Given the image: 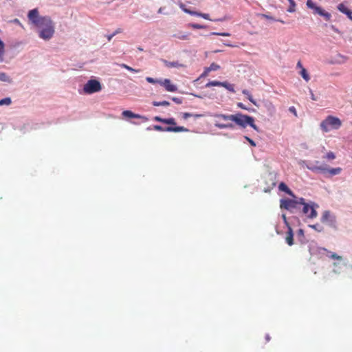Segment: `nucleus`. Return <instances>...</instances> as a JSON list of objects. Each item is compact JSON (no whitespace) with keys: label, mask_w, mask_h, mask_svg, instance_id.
Returning a JSON list of instances; mask_svg holds the SVG:
<instances>
[{"label":"nucleus","mask_w":352,"mask_h":352,"mask_svg":"<svg viewBox=\"0 0 352 352\" xmlns=\"http://www.w3.org/2000/svg\"><path fill=\"white\" fill-rule=\"evenodd\" d=\"M306 4L309 8L314 10V12L315 14H318L320 16H323L326 21H329L331 19V14L326 12L320 7L316 6L312 0H307Z\"/></svg>","instance_id":"0eeeda50"},{"label":"nucleus","mask_w":352,"mask_h":352,"mask_svg":"<svg viewBox=\"0 0 352 352\" xmlns=\"http://www.w3.org/2000/svg\"><path fill=\"white\" fill-rule=\"evenodd\" d=\"M282 218H283L285 223L286 224V226L289 228V226H290L289 225V223L287 222L286 215L285 214H283L282 215Z\"/></svg>","instance_id":"8fccbe9b"},{"label":"nucleus","mask_w":352,"mask_h":352,"mask_svg":"<svg viewBox=\"0 0 352 352\" xmlns=\"http://www.w3.org/2000/svg\"><path fill=\"white\" fill-rule=\"evenodd\" d=\"M146 80L149 83H152V84L159 83L160 84V82H161L162 80L155 79L151 77H146Z\"/></svg>","instance_id":"473e14b6"},{"label":"nucleus","mask_w":352,"mask_h":352,"mask_svg":"<svg viewBox=\"0 0 352 352\" xmlns=\"http://www.w3.org/2000/svg\"><path fill=\"white\" fill-rule=\"evenodd\" d=\"M300 205H302V213L305 214L309 219H314L318 216L316 208H318V205L311 202L307 204L305 201L304 198H300Z\"/></svg>","instance_id":"20e7f679"},{"label":"nucleus","mask_w":352,"mask_h":352,"mask_svg":"<svg viewBox=\"0 0 352 352\" xmlns=\"http://www.w3.org/2000/svg\"><path fill=\"white\" fill-rule=\"evenodd\" d=\"M237 107L242 109H245V110L248 109V108L242 102H238Z\"/></svg>","instance_id":"de8ad7c7"},{"label":"nucleus","mask_w":352,"mask_h":352,"mask_svg":"<svg viewBox=\"0 0 352 352\" xmlns=\"http://www.w3.org/2000/svg\"><path fill=\"white\" fill-rule=\"evenodd\" d=\"M306 4L309 8L314 10V12L315 14H318L320 16H323L326 21H329L331 19V14L326 12L320 7L316 6L312 0H307Z\"/></svg>","instance_id":"423d86ee"},{"label":"nucleus","mask_w":352,"mask_h":352,"mask_svg":"<svg viewBox=\"0 0 352 352\" xmlns=\"http://www.w3.org/2000/svg\"><path fill=\"white\" fill-rule=\"evenodd\" d=\"M214 125H215V126H217V128L221 129H228V128H230V129L234 128V124L232 123L222 124V123H219V122H216Z\"/></svg>","instance_id":"aec40b11"},{"label":"nucleus","mask_w":352,"mask_h":352,"mask_svg":"<svg viewBox=\"0 0 352 352\" xmlns=\"http://www.w3.org/2000/svg\"><path fill=\"white\" fill-rule=\"evenodd\" d=\"M5 43L0 38V63L3 60V56L5 54Z\"/></svg>","instance_id":"412c9836"},{"label":"nucleus","mask_w":352,"mask_h":352,"mask_svg":"<svg viewBox=\"0 0 352 352\" xmlns=\"http://www.w3.org/2000/svg\"><path fill=\"white\" fill-rule=\"evenodd\" d=\"M28 17L32 23L36 27L42 22V20L47 16H40L38 9L34 8L28 12Z\"/></svg>","instance_id":"9d476101"},{"label":"nucleus","mask_w":352,"mask_h":352,"mask_svg":"<svg viewBox=\"0 0 352 352\" xmlns=\"http://www.w3.org/2000/svg\"><path fill=\"white\" fill-rule=\"evenodd\" d=\"M324 158L331 160H334L336 158V155L333 152L329 151V153H327L326 154V155L324 157Z\"/></svg>","instance_id":"c9c22d12"},{"label":"nucleus","mask_w":352,"mask_h":352,"mask_svg":"<svg viewBox=\"0 0 352 352\" xmlns=\"http://www.w3.org/2000/svg\"><path fill=\"white\" fill-rule=\"evenodd\" d=\"M211 35H218V36H230V34L228 32H211Z\"/></svg>","instance_id":"e433bc0d"},{"label":"nucleus","mask_w":352,"mask_h":352,"mask_svg":"<svg viewBox=\"0 0 352 352\" xmlns=\"http://www.w3.org/2000/svg\"><path fill=\"white\" fill-rule=\"evenodd\" d=\"M321 221L322 223H328L329 222L331 224L335 222V219L331 217V215L330 214L329 211H324L322 213V217H321Z\"/></svg>","instance_id":"2eb2a0df"},{"label":"nucleus","mask_w":352,"mask_h":352,"mask_svg":"<svg viewBox=\"0 0 352 352\" xmlns=\"http://www.w3.org/2000/svg\"><path fill=\"white\" fill-rule=\"evenodd\" d=\"M192 113H187V112L182 113V118L185 120H186L188 118L192 117Z\"/></svg>","instance_id":"c03bdc74"},{"label":"nucleus","mask_w":352,"mask_h":352,"mask_svg":"<svg viewBox=\"0 0 352 352\" xmlns=\"http://www.w3.org/2000/svg\"><path fill=\"white\" fill-rule=\"evenodd\" d=\"M36 27L40 29L38 35L42 39L50 40L54 36L55 32L54 25L49 16L43 19L42 22Z\"/></svg>","instance_id":"f03ea898"},{"label":"nucleus","mask_w":352,"mask_h":352,"mask_svg":"<svg viewBox=\"0 0 352 352\" xmlns=\"http://www.w3.org/2000/svg\"><path fill=\"white\" fill-rule=\"evenodd\" d=\"M122 116L123 118H141L143 119L144 120H147V118L146 117L142 116L140 114L134 113L133 112L129 110L123 111L122 113Z\"/></svg>","instance_id":"4468645a"},{"label":"nucleus","mask_w":352,"mask_h":352,"mask_svg":"<svg viewBox=\"0 0 352 352\" xmlns=\"http://www.w3.org/2000/svg\"><path fill=\"white\" fill-rule=\"evenodd\" d=\"M192 117H194V118H200L201 117V115L200 114H192Z\"/></svg>","instance_id":"13d9d810"},{"label":"nucleus","mask_w":352,"mask_h":352,"mask_svg":"<svg viewBox=\"0 0 352 352\" xmlns=\"http://www.w3.org/2000/svg\"><path fill=\"white\" fill-rule=\"evenodd\" d=\"M214 116L216 118H221L223 120L233 121L243 128H245L249 125L256 131H258V127L254 124V119L252 116L242 113H236L234 115L217 114Z\"/></svg>","instance_id":"f257e3e1"},{"label":"nucleus","mask_w":352,"mask_h":352,"mask_svg":"<svg viewBox=\"0 0 352 352\" xmlns=\"http://www.w3.org/2000/svg\"><path fill=\"white\" fill-rule=\"evenodd\" d=\"M242 93L243 94H244L245 96H246L247 98L252 103L254 104L255 106H258L256 102L255 101V100L253 98L252 94L250 93L249 91H248L247 89H243L242 91Z\"/></svg>","instance_id":"6ab92c4d"},{"label":"nucleus","mask_w":352,"mask_h":352,"mask_svg":"<svg viewBox=\"0 0 352 352\" xmlns=\"http://www.w3.org/2000/svg\"><path fill=\"white\" fill-rule=\"evenodd\" d=\"M289 111L291 113H293L296 117H297V116H298L296 109V108H295L294 107H293V106H292V107H290L289 108Z\"/></svg>","instance_id":"37998d69"},{"label":"nucleus","mask_w":352,"mask_h":352,"mask_svg":"<svg viewBox=\"0 0 352 352\" xmlns=\"http://www.w3.org/2000/svg\"><path fill=\"white\" fill-rule=\"evenodd\" d=\"M307 168L312 171H321L322 173L328 172L331 175H339L342 168L340 167L333 168H327L324 166H307Z\"/></svg>","instance_id":"6e6552de"},{"label":"nucleus","mask_w":352,"mask_h":352,"mask_svg":"<svg viewBox=\"0 0 352 352\" xmlns=\"http://www.w3.org/2000/svg\"><path fill=\"white\" fill-rule=\"evenodd\" d=\"M175 37L178 38L180 40H187L188 39V34H175Z\"/></svg>","instance_id":"72a5a7b5"},{"label":"nucleus","mask_w":352,"mask_h":352,"mask_svg":"<svg viewBox=\"0 0 352 352\" xmlns=\"http://www.w3.org/2000/svg\"><path fill=\"white\" fill-rule=\"evenodd\" d=\"M0 80L3 82H10V78L6 73L0 72Z\"/></svg>","instance_id":"c756f323"},{"label":"nucleus","mask_w":352,"mask_h":352,"mask_svg":"<svg viewBox=\"0 0 352 352\" xmlns=\"http://www.w3.org/2000/svg\"><path fill=\"white\" fill-rule=\"evenodd\" d=\"M260 16L261 18H263V19H268V20H272V21H276L272 16H270L268 14H260ZM277 21H279L282 23H284L285 22L282 20H276Z\"/></svg>","instance_id":"cd10ccee"},{"label":"nucleus","mask_w":352,"mask_h":352,"mask_svg":"<svg viewBox=\"0 0 352 352\" xmlns=\"http://www.w3.org/2000/svg\"><path fill=\"white\" fill-rule=\"evenodd\" d=\"M270 339H271L270 336L268 334H267V335L265 336V340H266V341H267V342H269V341L270 340Z\"/></svg>","instance_id":"4d7b16f0"},{"label":"nucleus","mask_w":352,"mask_h":352,"mask_svg":"<svg viewBox=\"0 0 352 352\" xmlns=\"http://www.w3.org/2000/svg\"><path fill=\"white\" fill-rule=\"evenodd\" d=\"M120 66L122 68H124L126 69H127L128 71L129 72H135V73H138L140 72V69H135L124 63H122V64H120Z\"/></svg>","instance_id":"b1692460"},{"label":"nucleus","mask_w":352,"mask_h":352,"mask_svg":"<svg viewBox=\"0 0 352 352\" xmlns=\"http://www.w3.org/2000/svg\"><path fill=\"white\" fill-rule=\"evenodd\" d=\"M190 26L194 29H204L206 27L203 25L197 24V23H192Z\"/></svg>","instance_id":"58836bf2"},{"label":"nucleus","mask_w":352,"mask_h":352,"mask_svg":"<svg viewBox=\"0 0 352 352\" xmlns=\"http://www.w3.org/2000/svg\"><path fill=\"white\" fill-rule=\"evenodd\" d=\"M221 86L225 87L226 89H228V91H230L232 93L235 92L234 88V85L230 84L226 81L221 82Z\"/></svg>","instance_id":"5701e85b"},{"label":"nucleus","mask_w":352,"mask_h":352,"mask_svg":"<svg viewBox=\"0 0 352 352\" xmlns=\"http://www.w3.org/2000/svg\"><path fill=\"white\" fill-rule=\"evenodd\" d=\"M11 104V99L10 98H5L0 100V105H9Z\"/></svg>","instance_id":"7c9ffc66"},{"label":"nucleus","mask_w":352,"mask_h":352,"mask_svg":"<svg viewBox=\"0 0 352 352\" xmlns=\"http://www.w3.org/2000/svg\"><path fill=\"white\" fill-rule=\"evenodd\" d=\"M183 11L186 13H188L190 15L197 16V12L190 10L188 8H183Z\"/></svg>","instance_id":"ea45409f"},{"label":"nucleus","mask_w":352,"mask_h":352,"mask_svg":"<svg viewBox=\"0 0 352 352\" xmlns=\"http://www.w3.org/2000/svg\"><path fill=\"white\" fill-rule=\"evenodd\" d=\"M245 139L252 146H256V143L254 142V141H253L252 139H250V138H248V136H245Z\"/></svg>","instance_id":"a18cd8bd"},{"label":"nucleus","mask_w":352,"mask_h":352,"mask_svg":"<svg viewBox=\"0 0 352 352\" xmlns=\"http://www.w3.org/2000/svg\"><path fill=\"white\" fill-rule=\"evenodd\" d=\"M311 98L313 100H316V98L311 91Z\"/></svg>","instance_id":"6e6d98bb"},{"label":"nucleus","mask_w":352,"mask_h":352,"mask_svg":"<svg viewBox=\"0 0 352 352\" xmlns=\"http://www.w3.org/2000/svg\"><path fill=\"white\" fill-rule=\"evenodd\" d=\"M122 32V30L121 28H118L115 30V32L113 33L115 36L119 33Z\"/></svg>","instance_id":"3c124183"},{"label":"nucleus","mask_w":352,"mask_h":352,"mask_svg":"<svg viewBox=\"0 0 352 352\" xmlns=\"http://www.w3.org/2000/svg\"><path fill=\"white\" fill-rule=\"evenodd\" d=\"M197 16H201V17H202V18H204L205 19H207V20H210L209 14H206V13L197 12Z\"/></svg>","instance_id":"4c0bfd02"},{"label":"nucleus","mask_w":352,"mask_h":352,"mask_svg":"<svg viewBox=\"0 0 352 352\" xmlns=\"http://www.w3.org/2000/svg\"><path fill=\"white\" fill-rule=\"evenodd\" d=\"M226 45L227 46L234 47V45H231V44L226 43Z\"/></svg>","instance_id":"e2e57ef3"},{"label":"nucleus","mask_w":352,"mask_h":352,"mask_svg":"<svg viewBox=\"0 0 352 352\" xmlns=\"http://www.w3.org/2000/svg\"><path fill=\"white\" fill-rule=\"evenodd\" d=\"M300 74L306 82H308L310 80V76L305 68L302 67Z\"/></svg>","instance_id":"4be33fe9"},{"label":"nucleus","mask_w":352,"mask_h":352,"mask_svg":"<svg viewBox=\"0 0 352 352\" xmlns=\"http://www.w3.org/2000/svg\"><path fill=\"white\" fill-rule=\"evenodd\" d=\"M102 89L101 85L97 80H89L84 85L83 90L86 94H93L98 92Z\"/></svg>","instance_id":"39448f33"},{"label":"nucleus","mask_w":352,"mask_h":352,"mask_svg":"<svg viewBox=\"0 0 352 352\" xmlns=\"http://www.w3.org/2000/svg\"><path fill=\"white\" fill-rule=\"evenodd\" d=\"M278 189L279 190L285 192V193L292 197H294L293 192L288 188V186L284 182H280L279 184Z\"/></svg>","instance_id":"a211bd4d"},{"label":"nucleus","mask_w":352,"mask_h":352,"mask_svg":"<svg viewBox=\"0 0 352 352\" xmlns=\"http://www.w3.org/2000/svg\"><path fill=\"white\" fill-rule=\"evenodd\" d=\"M299 234H303V230L302 229H300L298 231Z\"/></svg>","instance_id":"052dcab7"},{"label":"nucleus","mask_w":352,"mask_h":352,"mask_svg":"<svg viewBox=\"0 0 352 352\" xmlns=\"http://www.w3.org/2000/svg\"><path fill=\"white\" fill-rule=\"evenodd\" d=\"M339 10L340 11H342V12H344V13H346V14H349V18L352 20V16H351L352 12L351 11L345 12L343 10H342V8L340 7H339Z\"/></svg>","instance_id":"09e8293b"},{"label":"nucleus","mask_w":352,"mask_h":352,"mask_svg":"<svg viewBox=\"0 0 352 352\" xmlns=\"http://www.w3.org/2000/svg\"><path fill=\"white\" fill-rule=\"evenodd\" d=\"M154 120L164 123V118H162L160 116H155L154 118Z\"/></svg>","instance_id":"49530a36"},{"label":"nucleus","mask_w":352,"mask_h":352,"mask_svg":"<svg viewBox=\"0 0 352 352\" xmlns=\"http://www.w3.org/2000/svg\"><path fill=\"white\" fill-rule=\"evenodd\" d=\"M164 124H170V125H175L176 124L175 120L173 118H164Z\"/></svg>","instance_id":"c85d7f7f"},{"label":"nucleus","mask_w":352,"mask_h":352,"mask_svg":"<svg viewBox=\"0 0 352 352\" xmlns=\"http://www.w3.org/2000/svg\"><path fill=\"white\" fill-rule=\"evenodd\" d=\"M309 227L314 229L315 230L318 232H322L323 230V228L320 226L318 223L314 224V225H310Z\"/></svg>","instance_id":"f704fd0d"},{"label":"nucleus","mask_w":352,"mask_h":352,"mask_svg":"<svg viewBox=\"0 0 352 352\" xmlns=\"http://www.w3.org/2000/svg\"><path fill=\"white\" fill-rule=\"evenodd\" d=\"M298 205H300V199L298 200L285 199L280 200V208L291 210L298 208Z\"/></svg>","instance_id":"1a4fd4ad"},{"label":"nucleus","mask_w":352,"mask_h":352,"mask_svg":"<svg viewBox=\"0 0 352 352\" xmlns=\"http://www.w3.org/2000/svg\"><path fill=\"white\" fill-rule=\"evenodd\" d=\"M208 68L210 72L216 71L220 68V66L215 63H212V64H210V67H208Z\"/></svg>","instance_id":"2f4dec72"},{"label":"nucleus","mask_w":352,"mask_h":352,"mask_svg":"<svg viewBox=\"0 0 352 352\" xmlns=\"http://www.w3.org/2000/svg\"><path fill=\"white\" fill-rule=\"evenodd\" d=\"M153 129L158 131H166V132H188L189 130L184 126H168L164 128L160 125H154Z\"/></svg>","instance_id":"9b49d317"},{"label":"nucleus","mask_w":352,"mask_h":352,"mask_svg":"<svg viewBox=\"0 0 352 352\" xmlns=\"http://www.w3.org/2000/svg\"><path fill=\"white\" fill-rule=\"evenodd\" d=\"M114 36L113 34L107 36V40L110 41Z\"/></svg>","instance_id":"5fc2aeb1"},{"label":"nucleus","mask_w":352,"mask_h":352,"mask_svg":"<svg viewBox=\"0 0 352 352\" xmlns=\"http://www.w3.org/2000/svg\"><path fill=\"white\" fill-rule=\"evenodd\" d=\"M318 252L320 254H324L326 253L327 256L332 259H336L338 261H341L342 259L341 256H339L334 252L329 251L324 248H318Z\"/></svg>","instance_id":"f8f14e48"},{"label":"nucleus","mask_w":352,"mask_h":352,"mask_svg":"<svg viewBox=\"0 0 352 352\" xmlns=\"http://www.w3.org/2000/svg\"><path fill=\"white\" fill-rule=\"evenodd\" d=\"M180 8H182V10H183V8H186L184 4H181Z\"/></svg>","instance_id":"bf43d9fd"},{"label":"nucleus","mask_w":352,"mask_h":352,"mask_svg":"<svg viewBox=\"0 0 352 352\" xmlns=\"http://www.w3.org/2000/svg\"><path fill=\"white\" fill-rule=\"evenodd\" d=\"M172 100L175 102L176 104H182V99L177 97H173Z\"/></svg>","instance_id":"79ce46f5"},{"label":"nucleus","mask_w":352,"mask_h":352,"mask_svg":"<svg viewBox=\"0 0 352 352\" xmlns=\"http://www.w3.org/2000/svg\"><path fill=\"white\" fill-rule=\"evenodd\" d=\"M138 50L139 51H141V52H142V51H143V49H142V47H138Z\"/></svg>","instance_id":"680f3d73"},{"label":"nucleus","mask_w":352,"mask_h":352,"mask_svg":"<svg viewBox=\"0 0 352 352\" xmlns=\"http://www.w3.org/2000/svg\"><path fill=\"white\" fill-rule=\"evenodd\" d=\"M221 82L217 81V80H213V81L208 82L206 85V87H213V86H221Z\"/></svg>","instance_id":"bb28decb"},{"label":"nucleus","mask_w":352,"mask_h":352,"mask_svg":"<svg viewBox=\"0 0 352 352\" xmlns=\"http://www.w3.org/2000/svg\"><path fill=\"white\" fill-rule=\"evenodd\" d=\"M296 67L298 68H300V69H302V67H303L302 65V63H301V62L300 60L297 63Z\"/></svg>","instance_id":"864d4df0"},{"label":"nucleus","mask_w":352,"mask_h":352,"mask_svg":"<svg viewBox=\"0 0 352 352\" xmlns=\"http://www.w3.org/2000/svg\"><path fill=\"white\" fill-rule=\"evenodd\" d=\"M289 3V6L287 9V11L289 12H295V8H296V3L294 1V0H288Z\"/></svg>","instance_id":"393cba45"},{"label":"nucleus","mask_w":352,"mask_h":352,"mask_svg":"<svg viewBox=\"0 0 352 352\" xmlns=\"http://www.w3.org/2000/svg\"><path fill=\"white\" fill-rule=\"evenodd\" d=\"M163 63L166 67L172 68V67H185L186 66L184 64L179 63L178 61H168L166 60H162Z\"/></svg>","instance_id":"dca6fc26"},{"label":"nucleus","mask_w":352,"mask_h":352,"mask_svg":"<svg viewBox=\"0 0 352 352\" xmlns=\"http://www.w3.org/2000/svg\"><path fill=\"white\" fill-rule=\"evenodd\" d=\"M341 126L342 122L340 118L333 116H328L320 123V128L325 133L329 132L331 129H338Z\"/></svg>","instance_id":"7ed1b4c3"},{"label":"nucleus","mask_w":352,"mask_h":352,"mask_svg":"<svg viewBox=\"0 0 352 352\" xmlns=\"http://www.w3.org/2000/svg\"><path fill=\"white\" fill-rule=\"evenodd\" d=\"M13 23L17 24V25H19L21 26H22L20 21L18 19H14L13 21H12Z\"/></svg>","instance_id":"603ef678"},{"label":"nucleus","mask_w":352,"mask_h":352,"mask_svg":"<svg viewBox=\"0 0 352 352\" xmlns=\"http://www.w3.org/2000/svg\"><path fill=\"white\" fill-rule=\"evenodd\" d=\"M160 84L164 87L167 91L175 92L177 91V86L172 84L169 79L162 80L161 82H160Z\"/></svg>","instance_id":"ddd939ff"},{"label":"nucleus","mask_w":352,"mask_h":352,"mask_svg":"<svg viewBox=\"0 0 352 352\" xmlns=\"http://www.w3.org/2000/svg\"><path fill=\"white\" fill-rule=\"evenodd\" d=\"M285 241L290 246L294 244V234L292 229L290 226H289L288 231L287 232Z\"/></svg>","instance_id":"f3484780"},{"label":"nucleus","mask_w":352,"mask_h":352,"mask_svg":"<svg viewBox=\"0 0 352 352\" xmlns=\"http://www.w3.org/2000/svg\"><path fill=\"white\" fill-rule=\"evenodd\" d=\"M153 106L155 107H159V106H169L170 102L166 100H163L160 102L154 101L153 102Z\"/></svg>","instance_id":"a878e982"},{"label":"nucleus","mask_w":352,"mask_h":352,"mask_svg":"<svg viewBox=\"0 0 352 352\" xmlns=\"http://www.w3.org/2000/svg\"><path fill=\"white\" fill-rule=\"evenodd\" d=\"M210 72V71L208 69V68L206 67L200 77L201 78L206 77Z\"/></svg>","instance_id":"a19ab883"}]
</instances>
